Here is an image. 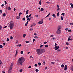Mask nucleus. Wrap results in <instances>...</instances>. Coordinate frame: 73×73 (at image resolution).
I'll return each mask as SVG.
<instances>
[{
    "label": "nucleus",
    "instance_id": "obj_1",
    "mask_svg": "<svg viewBox=\"0 0 73 73\" xmlns=\"http://www.w3.org/2000/svg\"><path fill=\"white\" fill-rule=\"evenodd\" d=\"M25 61V58L23 57H21L19 58L17 62V64L18 65H22L23 63Z\"/></svg>",
    "mask_w": 73,
    "mask_h": 73
},
{
    "label": "nucleus",
    "instance_id": "obj_2",
    "mask_svg": "<svg viewBox=\"0 0 73 73\" xmlns=\"http://www.w3.org/2000/svg\"><path fill=\"white\" fill-rule=\"evenodd\" d=\"M45 51L44 49L42 48L38 49L36 50V52L39 55L43 53V52H45Z\"/></svg>",
    "mask_w": 73,
    "mask_h": 73
},
{
    "label": "nucleus",
    "instance_id": "obj_3",
    "mask_svg": "<svg viewBox=\"0 0 73 73\" xmlns=\"http://www.w3.org/2000/svg\"><path fill=\"white\" fill-rule=\"evenodd\" d=\"M14 26V23H11V22H10V24L9 25V27H10V29H12L13 27Z\"/></svg>",
    "mask_w": 73,
    "mask_h": 73
},
{
    "label": "nucleus",
    "instance_id": "obj_4",
    "mask_svg": "<svg viewBox=\"0 0 73 73\" xmlns=\"http://www.w3.org/2000/svg\"><path fill=\"white\" fill-rule=\"evenodd\" d=\"M13 63H11V66H10V68L8 70V73H11V72H12V66H13Z\"/></svg>",
    "mask_w": 73,
    "mask_h": 73
},
{
    "label": "nucleus",
    "instance_id": "obj_5",
    "mask_svg": "<svg viewBox=\"0 0 73 73\" xmlns=\"http://www.w3.org/2000/svg\"><path fill=\"white\" fill-rule=\"evenodd\" d=\"M57 33L58 34H60L61 33V30H57L56 31Z\"/></svg>",
    "mask_w": 73,
    "mask_h": 73
},
{
    "label": "nucleus",
    "instance_id": "obj_6",
    "mask_svg": "<svg viewBox=\"0 0 73 73\" xmlns=\"http://www.w3.org/2000/svg\"><path fill=\"white\" fill-rule=\"evenodd\" d=\"M54 48H55V50H58V49H59V46H55Z\"/></svg>",
    "mask_w": 73,
    "mask_h": 73
},
{
    "label": "nucleus",
    "instance_id": "obj_7",
    "mask_svg": "<svg viewBox=\"0 0 73 73\" xmlns=\"http://www.w3.org/2000/svg\"><path fill=\"white\" fill-rule=\"evenodd\" d=\"M43 23V19H42L41 21H40L38 22V24H42Z\"/></svg>",
    "mask_w": 73,
    "mask_h": 73
},
{
    "label": "nucleus",
    "instance_id": "obj_8",
    "mask_svg": "<svg viewBox=\"0 0 73 73\" xmlns=\"http://www.w3.org/2000/svg\"><path fill=\"white\" fill-rule=\"evenodd\" d=\"M58 30H60V29H61V25H59L58 27Z\"/></svg>",
    "mask_w": 73,
    "mask_h": 73
},
{
    "label": "nucleus",
    "instance_id": "obj_9",
    "mask_svg": "<svg viewBox=\"0 0 73 73\" xmlns=\"http://www.w3.org/2000/svg\"><path fill=\"white\" fill-rule=\"evenodd\" d=\"M68 68V67H67V65H65L64 66V70H67V69Z\"/></svg>",
    "mask_w": 73,
    "mask_h": 73
},
{
    "label": "nucleus",
    "instance_id": "obj_10",
    "mask_svg": "<svg viewBox=\"0 0 73 73\" xmlns=\"http://www.w3.org/2000/svg\"><path fill=\"white\" fill-rule=\"evenodd\" d=\"M35 25H36V24H35V23H33L30 26V27H35Z\"/></svg>",
    "mask_w": 73,
    "mask_h": 73
},
{
    "label": "nucleus",
    "instance_id": "obj_11",
    "mask_svg": "<svg viewBox=\"0 0 73 73\" xmlns=\"http://www.w3.org/2000/svg\"><path fill=\"white\" fill-rule=\"evenodd\" d=\"M17 19V20H19L20 19V16H17L16 17Z\"/></svg>",
    "mask_w": 73,
    "mask_h": 73
},
{
    "label": "nucleus",
    "instance_id": "obj_12",
    "mask_svg": "<svg viewBox=\"0 0 73 73\" xmlns=\"http://www.w3.org/2000/svg\"><path fill=\"white\" fill-rule=\"evenodd\" d=\"M44 9L43 8H41L40 9V11L41 12H43V11H44Z\"/></svg>",
    "mask_w": 73,
    "mask_h": 73
},
{
    "label": "nucleus",
    "instance_id": "obj_13",
    "mask_svg": "<svg viewBox=\"0 0 73 73\" xmlns=\"http://www.w3.org/2000/svg\"><path fill=\"white\" fill-rule=\"evenodd\" d=\"M50 15V13H49V14L46 16L45 18H46V17H48V16H49Z\"/></svg>",
    "mask_w": 73,
    "mask_h": 73
},
{
    "label": "nucleus",
    "instance_id": "obj_14",
    "mask_svg": "<svg viewBox=\"0 0 73 73\" xmlns=\"http://www.w3.org/2000/svg\"><path fill=\"white\" fill-rule=\"evenodd\" d=\"M28 12H29V10H27L26 13V15H28Z\"/></svg>",
    "mask_w": 73,
    "mask_h": 73
},
{
    "label": "nucleus",
    "instance_id": "obj_15",
    "mask_svg": "<svg viewBox=\"0 0 73 73\" xmlns=\"http://www.w3.org/2000/svg\"><path fill=\"white\" fill-rule=\"evenodd\" d=\"M7 9L8 10H11V9H12L10 7H8Z\"/></svg>",
    "mask_w": 73,
    "mask_h": 73
},
{
    "label": "nucleus",
    "instance_id": "obj_16",
    "mask_svg": "<svg viewBox=\"0 0 73 73\" xmlns=\"http://www.w3.org/2000/svg\"><path fill=\"white\" fill-rule=\"evenodd\" d=\"M28 24V21H27V22L25 24V25L26 26H27V25Z\"/></svg>",
    "mask_w": 73,
    "mask_h": 73
},
{
    "label": "nucleus",
    "instance_id": "obj_17",
    "mask_svg": "<svg viewBox=\"0 0 73 73\" xmlns=\"http://www.w3.org/2000/svg\"><path fill=\"white\" fill-rule=\"evenodd\" d=\"M70 5H71V7L73 8V5L72 4V3H70Z\"/></svg>",
    "mask_w": 73,
    "mask_h": 73
},
{
    "label": "nucleus",
    "instance_id": "obj_18",
    "mask_svg": "<svg viewBox=\"0 0 73 73\" xmlns=\"http://www.w3.org/2000/svg\"><path fill=\"white\" fill-rule=\"evenodd\" d=\"M52 16H53V17H54L55 18H56V15H55V14H53Z\"/></svg>",
    "mask_w": 73,
    "mask_h": 73
},
{
    "label": "nucleus",
    "instance_id": "obj_19",
    "mask_svg": "<svg viewBox=\"0 0 73 73\" xmlns=\"http://www.w3.org/2000/svg\"><path fill=\"white\" fill-rule=\"evenodd\" d=\"M61 68H64V64H62L61 65Z\"/></svg>",
    "mask_w": 73,
    "mask_h": 73
},
{
    "label": "nucleus",
    "instance_id": "obj_20",
    "mask_svg": "<svg viewBox=\"0 0 73 73\" xmlns=\"http://www.w3.org/2000/svg\"><path fill=\"white\" fill-rule=\"evenodd\" d=\"M60 15V13L59 12H58L57 13V16H59V15Z\"/></svg>",
    "mask_w": 73,
    "mask_h": 73
},
{
    "label": "nucleus",
    "instance_id": "obj_21",
    "mask_svg": "<svg viewBox=\"0 0 73 73\" xmlns=\"http://www.w3.org/2000/svg\"><path fill=\"white\" fill-rule=\"evenodd\" d=\"M41 1L40 0L39 2V4H40V5H41Z\"/></svg>",
    "mask_w": 73,
    "mask_h": 73
},
{
    "label": "nucleus",
    "instance_id": "obj_22",
    "mask_svg": "<svg viewBox=\"0 0 73 73\" xmlns=\"http://www.w3.org/2000/svg\"><path fill=\"white\" fill-rule=\"evenodd\" d=\"M3 17H5L6 16L5 14V13L3 14Z\"/></svg>",
    "mask_w": 73,
    "mask_h": 73
},
{
    "label": "nucleus",
    "instance_id": "obj_23",
    "mask_svg": "<svg viewBox=\"0 0 73 73\" xmlns=\"http://www.w3.org/2000/svg\"><path fill=\"white\" fill-rule=\"evenodd\" d=\"M23 38H25V36H26V34H23Z\"/></svg>",
    "mask_w": 73,
    "mask_h": 73
},
{
    "label": "nucleus",
    "instance_id": "obj_24",
    "mask_svg": "<svg viewBox=\"0 0 73 73\" xmlns=\"http://www.w3.org/2000/svg\"><path fill=\"white\" fill-rule=\"evenodd\" d=\"M52 39L53 40H55L56 39V38L55 37H53Z\"/></svg>",
    "mask_w": 73,
    "mask_h": 73
},
{
    "label": "nucleus",
    "instance_id": "obj_25",
    "mask_svg": "<svg viewBox=\"0 0 73 73\" xmlns=\"http://www.w3.org/2000/svg\"><path fill=\"white\" fill-rule=\"evenodd\" d=\"M61 15H62L63 16H64L65 15V13H62L61 14Z\"/></svg>",
    "mask_w": 73,
    "mask_h": 73
},
{
    "label": "nucleus",
    "instance_id": "obj_26",
    "mask_svg": "<svg viewBox=\"0 0 73 73\" xmlns=\"http://www.w3.org/2000/svg\"><path fill=\"white\" fill-rule=\"evenodd\" d=\"M5 5H6V4H8V3H7V2H6V1H5Z\"/></svg>",
    "mask_w": 73,
    "mask_h": 73
},
{
    "label": "nucleus",
    "instance_id": "obj_27",
    "mask_svg": "<svg viewBox=\"0 0 73 73\" xmlns=\"http://www.w3.org/2000/svg\"><path fill=\"white\" fill-rule=\"evenodd\" d=\"M20 72H23V69H21V70H20Z\"/></svg>",
    "mask_w": 73,
    "mask_h": 73
},
{
    "label": "nucleus",
    "instance_id": "obj_28",
    "mask_svg": "<svg viewBox=\"0 0 73 73\" xmlns=\"http://www.w3.org/2000/svg\"><path fill=\"white\" fill-rule=\"evenodd\" d=\"M22 14V13H20L19 14V16L20 17V15Z\"/></svg>",
    "mask_w": 73,
    "mask_h": 73
},
{
    "label": "nucleus",
    "instance_id": "obj_29",
    "mask_svg": "<svg viewBox=\"0 0 73 73\" xmlns=\"http://www.w3.org/2000/svg\"><path fill=\"white\" fill-rule=\"evenodd\" d=\"M38 65H39V66H40V65H41V63H40V62H38Z\"/></svg>",
    "mask_w": 73,
    "mask_h": 73
},
{
    "label": "nucleus",
    "instance_id": "obj_30",
    "mask_svg": "<svg viewBox=\"0 0 73 73\" xmlns=\"http://www.w3.org/2000/svg\"><path fill=\"white\" fill-rule=\"evenodd\" d=\"M72 40V39L70 38H68V41H70V40Z\"/></svg>",
    "mask_w": 73,
    "mask_h": 73
},
{
    "label": "nucleus",
    "instance_id": "obj_31",
    "mask_svg": "<svg viewBox=\"0 0 73 73\" xmlns=\"http://www.w3.org/2000/svg\"><path fill=\"white\" fill-rule=\"evenodd\" d=\"M25 18L24 17V18H23V21H25Z\"/></svg>",
    "mask_w": 73,
    "mask_h": 73
},
{
    "label": "nucleus",
    "instance_id": "obj_32",
    "mask_svg": "<svg viewBox=\"0 0 73 73\" xmlns=\"http://www.w3.org/2000/svg\"><path fill=\"white\" fill-rule=\"evenodd\" d=\"M61 19L62 20H63V17H62V16L61 17Z\"/></svg>",
    "mask_w": 73,
    "mask_h": 73
},
{
    "label": "nucleus",
    "instance_id": "obj_33",
    "mask_svg": "<svg viewBox=\"0 0 73 73\" xmlns=\"http://www.w3.org/2000/svg\"><path fill=\"white\" fill-rule=\"evenodd\" d=\"M35 71L36 72H38V70L37 69H36Z\"/></svg>",
    "mask_w": 73,
    "mask_h": 73
},
{
    "label": "nucleus",
    "instance_id": "obj_34",
    "mask_svg": "<svg viewBox=\"0 0 73 73\" xmlns=\"http://www.w3.org/2000/svg\"><path fill=\"white\" fill-rule=\"evenodd\" d=\"M10 39L11 40H12V39H13V37H12V36H11Z\"/></svg>",
    "mask_w": 73,
    "mask_h": 73
},
{
    "label": "nucleus",
    "instance_id": "obj_35",
    "mask_svg": "<svg viewBox=\"0 0 73 73\" xmlns=\"http://www.w3.org/2000/svg\"><path fill=\"white\" fill-rule=\"evenodd\" d=\"M3 64V63H2V62H1V61L0 60V65H1V64Z\"/></svg>",
    "mask_w": 73,
    "mask_h": 73
},
{
    "label": "nucleus",
    "instance_id": "obj_36",
    "mask_svg": "<svg viewBox=\"0 0 73 73\" xmlns=\"http://www.w3.org/2000/svg\"><path fill=\"white\" fill-rule=\"evenodd\" d=\"M7 41H9V38H7Z\"/></svg>",
    "mask_w": 73,
    "mask_h": 73
},
{
    "label": "nucleus",
    "instance_id": "obj_37",
    "mask_svg": "<svg viewBox=\"0 0 73 73\" xmlns=\"http://www.w3.org/2000/svg\"><path fill=\"white\" fill-rule=\"evenodd\" d=\"M47 43H48L47 42H44V44H47Z\"/></svg>",
    "mask_w": 73,
    "mask_h": 73
},
{
    "label": "nucleus",
    "instance_id": "obj_38",
    "mask_svg": "<svg viewBox=\"0 0 73 73\" xmlns=\"http://www.w3.org/2000/svg\"><path fill=\"white\" fill-rule=\"evenodd\" d=\"M29 16L28 15H27L26 16V17L27 18H29Z\"/></svg>",
    "mask_w": 73,
    "mask_h": 73
},
{
    "label": "nucleus",
    "instance_id": "obj_39",
    "mask_svg": "<svg viewBox=\"0 0 73 73\" xmlns=\"http://www.w3.org/2000/svg\"><path fill=\"white\" fill-rule=\"evenodd\" d=\"M26 43L28 44V43H29V42H30L29 41H26Z\"/></svg>",
    "mask_w": 73,
    "mask_h": 73
},
{
    "label": "nucleus",
    "instance_id": "obj_40",
    "mask_svg": "<svg viewBox=\"0 0 73 73\" xmlns=\"http://www.w3.org/2000/svg\"><path fill=\"white\" fill-rule=\"evenodd\" d=\"M35 17H38V15H35Z\"/></svg>",
    "mask_w": 73,
    "mask_h": 73
},
{
    "label": "nucleus",
    "instance_id": "obj_41",
    "mask_svg": "<svg viewBox=\"0 0 73 73\" xmlns=\"http://www.w3.org/2000/svg\"><path fill=\"white\" fill-rule=\"evenodd\" d=\"M70 25H73V23H70Z\"/></svg>",
    "mask_w": 73,
    "mask_h": 73
},
{
    "label": "nucleus",
    "instance_id": "obj_42",
    "mask_svg": "<svg viewBox=\"0 0 73 73\" xmlns=\"http://www.w3.org/2000/svg\"><path fill=\"white\" fill-rule=\"evenodd\" d=\"M54 35H52L51 36H50V37H53Z\"/></svg>",
    "mask_w": 73,
    "mask_h": 73
},
{
    "label": "nucleus",
    "instance_id": "obj_43",
    "mask_svg": "<svg viewBox=\"0 0 73 73\" xmlns=\"http://www.w3.org/2000/svg\"><path fill=\"white\" fill-rule=\"evenodd\" d=\"M21 54H23V51H21Z\"/></svg>",
    "mask_w": 73,
    "mask_h": 73
},
{
    "label": "nucleus",
    "instance_id": "obj_44",
    "mask_svg": "<svg viewBox=\"0 0 73 73\" xmlns=\"http://www.w3.org/2000/svg\"><path fill=\"white\" fill-rule=\"evenodd\" d=\"M28 68H32V66H29Z\"/></svg>",
    "mask_w": 73,
    "mask_h": 73
},
{
    "label": "nucleus",
    "instance_id": "obj_45",
    "mask_svg": "<svg viewBox=\"0 0 73 73\" xmlns=\"http://www.w3.org/2000/svg\"><path fill=\"white\" fill-rule=\"evenodd\" d=\"M31 15H32V14H30L29 16V17H31Z\"/></svg>",
    "mask_w": 73,
    "mask_h": 73
},
{
    "label": "nucleus",
    "instance_id": "obj_46",
    "mask_svg": "<svg viewBox=\"0 0 73 73\" xmlns=\"http://www.w3.org/2000/svg\"><path fill=\"white\" fill-rule=\"evenodd\" d=\"M55 61L56 62V61H59V60L58 59H56L55 60Z\"/></svg>",
    "mask_w": 73,
    "mask_h": 73
},
{
    "label": "nucleus",
    "instance_id": "obj_47",
    "mask_svg": "<svg viewBox=\"0 0 73 73\" xmlns=\"http://www.w3.org/2000/svg\"><path fill=\"white\" fill-rule=\"evenodd\" d=\"M36 41V39H34L33 40V42H34V41Z\"/></svg>",
    "mask_w": 73,
    "mask_h": 73
},
{
    "label": "nucleus",
    "instance_id": "obj_48",
    "mask_svg": "<svg viewBox=\"0 0 73 73\" xmlns=\"http://www.w3.org/2000/svg\"><path fill=\"white\" fill-rule=\"evenodd\" d=\"M30 31H33V29H30Z\"/></svg>",
    "mask_w": 73,
    "mask_h": 73
},
{
    "label": "nucleus",
    "instance_id": "obj_49",
    "mask_svg": "<svg viewBox=\"0 0 73 73\" xmlns=\"http://www.w3.org/2000/svg\"><path fill=\"white\" fill-rule=\"evenodd\" d=\"M34 34L35 36H37V34H36V33H34Z\"/></svg>",
    "mask_w": 73,
    "mask_h": 73
},
{
    "label": "nucleus",
    "instance_id": "obj_50",
    "mask_svg": "<svg viewBox=\"0 0 73 73\" xmlns=\"http://www.w3.org/2000/svg\"><path fill=\"white\" fill-rule=\"evenodd\" d=\"M2 27L1 25H0V30H1V29Z\"/></svg>",
    "mask_w": 73,
    "mask_h": 73
},
{
    "label": "nucleus",
    "instance_id": "obj_51",
    "mask_svg": "<svg viewBox=\"0 0 73 73\" xmlns=\"http://www.w3.org/2000/svg\"><path fill=\"white\" fill-rule=\"evenodd\" d=\"M35 66L36 67L37 66V65L36 64H35Z\"/></svg>",
    "mask_w": 73,
    "mask_h": 73
},
{
    "label": "nucleus",
    "instance_id": "obj_52",
    "mask_svg": "<svg viewBox=\"0 0 73 73\" xmlns=\"http://www.w3.org/2000/svg\"><path fill=\"white\" fill-rule=\"evenodd\" d=\"M7 26H5L3 27V29H4V28H7Z\"/></svg>",
    "mask_w": 73,
    "mask_h": 73
},
{
    "label": "nucleus",
    "instance_id": "obj_53",
    "mask_svg": "<svg viewBox=\"0 0 73 73\" xmlns=\"http://www.w3.org/2000/svg\"><path fill=\"white\" fill-rule=\"evenodd\" d=\"M51 64H54V62H51Z\"/></svg>",
    "mask_w": 73,
    "mask_h": 73
},
{
    "label": "nucleus",
    "instance_id": "obj_54",
    "mask_svg": "<svg viewBox=\"0 0 73 73\" xmlns=\"http://www.w3.org/2000/svg\"><path fill=\"white\" fill-rule=\"evenodd\" d=\"M69 30V29H68V28H66L65 29L66 31H68V30Z\"/></svg>",
    "mask_w": 73,
    "mask_h": 73
},
{
    "label": "nucleus",
    "instance_id": "obj_55",
    "mask_svg": "<svg viewBox=\"0 0 73 73\" xmlns=\"http://www.w3.org/2000/svg\"><path fill=\"white\" fill-rule=\"evenodd\" d=\"M66 45H69V43H68V42H66Z\"/></svg>",
    "mask_w": 73,
    "mask_h": 73
},
{
    "label": "nucleus",
    "instance_id": "obj_56",
    "mask_svg": "<svg viewBox=\"0 0 73 73\" xmlns=\"http://www.w3.org/2000/svg\"><path fill=\"white\" fill-rule=\"evenodd\" d=\"M17 46H21V44H18Z\"/></svg>",
    "mask_w": 73,
    "mask_h": 73
},
{
    "label": "nucleus",
    "instance_id": "obj_57",
    "mask_svg": "<svg viewBox=\"0 0 73 73\" xmlns=\"http://www.w3.org/2000/svg\"><path fill=\"white\" fill-rule=\"evenodd\" d=\"M71 70L73 71V66L71 68Z\"/></svg>",
    "mask_w": 73,
    "mask_h": 73
},
{
    "label": "nucleus",
    "instance_id": "obj_58",
    "mask_svg": "<svg viewBox=\"0 0 73 73\" xmlns=\"http://www.w3.org/2000/svg\"><path fill=\"white\" fill-rule=\"evenodd\" d=\"M60 10V8L59 7L58 8L57 11H59Z\"/></svg>",
    "mask_w": 73,
    "mask_h": 73
},
{
    "label": "nucleus",
    "instance_id": "obj_59",
    "mask_svg": "<svg viewBox=\"0 0 73 73\" xmlns=\"http://www.w3.org/2000/svg\"><path fill=\"white\" fill-rule=\"evenodd\" d=\"M3 45H5V42L3 43Z\"/></svg>",
    "mask_w": 73,
    "mask_h": 73
},
{
    "label": "nucleus",
    "instance_id": "obj_60",
    "mask_svg": "<svg viewBox=\"0 0 73 73\" xmlns=\"http://www.w3.org/2000/svg\"><path fill=\"white\" fill-rule=\"evenodd\" d=\"M72 31V30H68V32H71Z\"/></svg>",
    "mask_w": 73,
    "mask_h": 73
},
{
    "label": "nucleus",
    "instance_id": "obj_61",
    "mask_svg": "<svg viewBox=\"0 0 73 73\" xmlns=\"http://www.w3.org/2000/svg\"><path fill=\"white\" fill-rule=\"evenodd\" d=\"M30 58H33V57H32V56H30Z\"/></svg>",
    "mask_w": 73,
    "mask_h": 73
},
{
    "label": "nucleus",
    "instance_id": "obj_62",
    "mask_svg": "<svg viewBox=\"0 0 73 73\" xmlns=\"http://www.w3.org/2000/svg\"><path fill=\"white\" fill-rule=\"evenodd\" d=\"M17 53H18V52H17V50L16 51V54H17Z\"/></svg>",
    "mask_w": 73,
    "mask_h": 73
},
{
    "label": "nucleus",
    "instance_id": "obj_63",
    "mask_svg": "<svg viewBox=\"0 0 73 73\" xmlns=\"http://www.w3.org/2000/svg\"><path fill=\"white\" fill-rule=\"evenodd\" d=\"M14 11H16V8H14Z\"/></svg>",
    "mask_w": 73,
    "mask_h": 73
},
{
    "label": "nucleus",
    "instance_id": "obj_64",
    "mask_svg": "<svg viewBox=\"0 0 73 73\" xmlns=\"http://www.w3.org/2000/svg\"><path fill=\"white\" fill-rule=\"evenodd\" d=\"M66 49H68V47H66Z\"/></svg>",
    "mask_w": 73,
    "mask_h": 73
}]
</instances>
